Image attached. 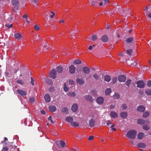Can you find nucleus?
Segmentation results:
<instances>
[{
    "label": "nucleus",
    "mask_w": 151,
    "mask_h": 151,
    "mask_svg": "<svg viewBox=\"0 0 151 151\" xmlns=\"http://www.w3.org/2000/svg\"><path fill=\"white\" fill-rule=\"evenodd\" d=\"M127 106L125 104H123L122 106V108L123 109H126Z\"/></svg>",
    "instance_id": "09e8293b"
},
{
    "label": "nucleus",
    "mask_w": 151,
    "mask_h": 151,
    "mask_svg": "<svg viewBox=\"0 0 151 151\" xmlns=\"http://www.w3.org/2000/svg\"><path fill=\"white\" fill-rule=\"evenodd\" d=\"M137 145L138 147L139 148H144L146 147L144 143H139Z\"/></svg>",
    "instance_id": "393cba45"
},
{
    "label": "nucleus",
    "mask_w": 151,
    "mask_h": 151,
    "mask_svg": "<svg viewBox=\"0 0 151 151\" xmlns=\"http://www.w3.org/2000/svg\"><path fill=\"white\" fill-rule=\"evenodd\" d=\"M8 149L7 147H4L3 148L2 151H8Z\"/></svg>",
    "instance_id": "3c124183"
},
{
    "label": "nucleus",
    "mask_w": 151,
    "mask_h": 151,
    "mask_svg": "<svg viewBox=\"0 0 151 151\" xmlns=\"http://www.w3.org/2000/svg\"><path fill=\"white\" fill-rule=\"evenodd\" d=\"M65 120L67 122L70 123L71 125L73 121V117L68 116L66 118Z\"/></svg>",
    "instance_id": "9b49d317"
},
{
    "label": "nucleus",
    "mask_w": 151,
    "mask_h": 151,
    "mask_svg": "<svg viewBox=\"0 0 151 151\" xmlns=\"http://www.w3.org/2000/svg\"><path fill=\"white\" fill-rule=\"evenodd\" d=\"M111 124V121L110 120H109L107 121L106 124L108 126H109Z\"/></svg>",
    "instance_id": "052dcab7"
},
{
    "label": "nucleus",
    "mask_w": 151,
    "mask_h": 151,
    "mask_svg": "<svg viewBox=\"0 0 151 151\" xmlns=\"http://www.w3.org/2000/svg\"><path fill=\"white\" fill-rule=\"evenodd\" d=\"M35 99L33 97H32L31 98L29 99V101L31 103H32L33 102H34L35 101Z\"/></svg>",
    "instance_id": "49530a36"
},
{
    "label": "nucleus",
    "mask_w": 151,
    "mask_h": 151,
    "mask_svg": "<svg viewBox=\"0 0 151 151\" xmlns=\"http://www.w3.org/2000/svg\"><path fill=\"white\" fill-rule=\"evenodd\" d=\"M99 116L98 113L97 112L93 113L88 116L89 118L93 119V120H96L97 119Z\"/></svg>",
    "instance_id": "f03ea898"
},
{
    "label": "nucleus",
    "mask_w": 151,
    "mask_h": 151,
    "mask_svg": "<svg viewBox=\"0 0 151 151\" xmlns=\"http://www.w3.org/2000/svg\"><path fill=\"white\" fill-rule=\"evenodd\" d=\"M98 39V37L96 35H93L91 37V40L93 41H95Z\"/></svg>",
    "instance_id": "f704fd0d"
},
{
    "label": "nucleus",
    "mask_w": 151,
    "mask_h": 151,
    "mask_svg": "<svg viewBox=\"0 0 151 151\" xmlns=\"http://www.w3.org/2000/svg\"><path fill=\"white\" fill-rule=\"evenodd\" d=\"M137 87L139 88H144L145 86V83L142 81H139L136 83Z\"/></svg>",
    "instance_id": "39448f33"
},
{
    "label": "nucleus",
    "mask_w": 151,
    "mask_h": 151,
    "mask_svg": "<svg viewBox=\"0 0 151 151\" xmlns=\"http://www.w3.org/2000/svg\"><path fill=\"white\" fill-rule=\"evenodd\" d=\"M63 89L64 91L66 92H67L68 90V88L67 86V84L65 83L64 84Z\"/></svg>",
    "instance_id": "58836bf2"
},
{
    "label": "nucleus",
    "mask_w": 151,
    "mask_h": 151,
    "mask_svg": "<svg viewBox=\"0 0 151 151\" xmlns=\"http://www.w3.org/2000/svg\"><path fill=\"white\" fill-rule=\"evenodd\" d=\"M118 79L120 82H124L126 79V77L125 76L121 75L119 76Z\"/></svg>",
    "instance_id": "6e6552de"
},
{
    "label": "nucleus",
    "mask_w": 151,
    "mask_h": 151,
    "mask_svg": "<svg viewBox=\"0 0 151 151\" xmlns=\"http://www.w3.org/2000/svg\"><path fill=\"white\" fill-rule=\"evenodd\" d=\"M93 76L95 79L97 80L99 79V76L96 74L93 75Z\"/></svg>",
    "instance_id": "37998d69"
},
{
    "label": "nucleus",
    "mask_w": 151,
    "mask_h": 151,
    "mask_svg": "<svg viewBox=\"0 0 151 151\" xmlns=\"http://www.w3.org/2000/svg\"><path fill=\"white\" fill-rule=\"evenodd\" d=\"M44 98L45 101L47 102H49L50 101V95L48 94H46L45 95Z\"/></svg>",
    "instance_id": "2eb2a0df"
},
{
    "label": "nucleus",
    "mask_w": 151,
    "mask_h": 151,
    "mask_svg": "<svg viewBox=\"0 0 151 151\" xmlns=\"http://www.w3.org/2000/svg\"><path fill=\"white\" fill-rule=\"evenodd\" d=\"M127 113L125 112H122L121 113L120 116L121 117L123 118H125L127 116Z\"/></svg>",
    "instance_id": "c85d7f7f"
},
{
    "label": "nucleus",
    "mask_w": 151,
    "mask_h": 151,
    "mask_svg": "<svg viewBox=\"0 0 151 151\" xmlns=\"http://www.w3.org/2000/svg\"><path fill=\"white\" fill-rule=\"evenodd\" d=\"M17 91L20 96H22L27 95V91H24L21 89H18Z\"/></svg>",
    "instance_id": "7ed1b4c3"
},
{
    "label": "nucleus",
    "mask_w": 151,
    "mask_h": 151,
    "mask_svg": "<svg viewBox=\"0 0 151 151\" xmlns=\"http://www.w3.org/2000/svg\"><path fill=\"white\" fill-rule=\"evenodd\" d=\"M147 85L149 87H150L151 86V81H148Z\"/></svg>",
    "instance_id": "603ef678"
},
{
    "label": "nucleus",
    "mask_w": 151,
    "mask_h": 151,
    "mask_svg": "<svg viewBox=\"0 0 151 151\" xmlns=\"http://www.w3.org/2000/svg\"><path fill=\"white\" fill-rule=\"evenodd\" d=\"M28 15L27 14H24L22 17L23 18H25L26 20L27 19Z\"/></svg>",
    "instance_id": "4d7b16f0"
},
{
    "label": "nucleus",
    "mask_w": 151,
    "mask_h": 151,
    "mask_svg": "<svg viewBox=\"0 0 151 151\" xmlns=\"http://www.w3.org/2000/svg\"><path fill=\"white\" fill-rule=\"evenodd\" d=\"M101 40L104 42H107L108 40V37L107 35H103L101 38Z\"/></svg>",
    "instance_id": "f3484780"
},
{
    "label": "nucleus",
    "mask_w": 151,
    "mask_h": 151,
    "mask_svg": "<svg viewBox=\"0 0 151 151\" xmlns=\"http://www.w3.org/2000/svg\"><path fill=\"white\" fill-rule=\"evenodd\" d=\"M131 80L130 79L128 80L126 82V84L128 86H129L131 83Z\"/></svg>",
    "instance_id": "79ce46f5"
},
{
    "label": "nucleus",
    "mask_w": 151,
    "mask_h": 151,
    "mask_svg": "<svg viewBox=\"0 0 151 151\" xmlns=\"http://www.w3.org/2000/svg\"><path fill=\"white\" fill-rule=\"evenodd\" d=\"M93 47L92 46H90L88 47V49L90 50H91L92 49Z\"/></svg>",
    "instance_id": "774afa93"
},
{
    "label": "nucleus",
    "mask_w": 151,
    "mask_h": 151,
    "mask_svg": "<svg viewBox=\"0 0 151 151\" xmlns=\"http://www.w3.org/2000/svg\"><path fill=\"white\" fill-rule=\"evenodd\" d=\"M76 68L73 65H70L69 67V71L71 74H73L75 71Z\"/></svg>",
    "instance_id": "0eeeda50"
},
{
    "label": "nucleus",
    "mask_w": 151,
    "mask_h": 151,
    "mask_svg": "<svg viewBox=\"0 0 151 151\" xmlns=\"http://www.w3.org/2000/svg\"><path fill=\"white\" fill-rule=\"evenodd\" d=\"M48 119L50 121V122L52 123H53V122L52 119V117L51 116H50L48 118Z\"/></svg>",
    "instance_id": "5fc2aeb1"
},
{
    "label": "nucleus",
    "mask_w": 151,
    "mask_h": 151,
    "mask_svg": "<svg viewBox=\"0 0 151 151\" xmlns=\"http://www.w3.org/2000/svg\"><path fill=\"white\" fill-rule=\"evenodd\" d=\"M115 107V106L114 105H111L110 106V109H113Z\"/></svg>",
    "instance_id": "e2e57ef3"
},
{
    "label": "nucleus",
    "mask_w": 151,
    "mask_h": 151,
    "mask_svg": "<svg viewBox=\"0 0 151 151\" xmlns=\"http://www.w3.org/2000/svg\"><path fill=\"white\" fill-rule=\"evenodd\" d=\"M85 99L87 101H92L93 99H92V97L91 96L89 95H86L85 96Z\"/></svg>",
    "instance_id": "412c9836"
},
{
    "label": "nucleus",
    "mask_w": 151,
    "mask_h": 151,
    "mask_svg": "<svg viewBox=\"0 0 151 151\" xmlns=\"http://www.w3.org/2000/svg\"><path fill=\"white\" fill-rule=\"evenodd\" d=\"M55 15V13H53V14H52V15H51L50 16V18H53L54 17V16Z\"/></svg>",
    "instance_id": "0e129e2a"
},
{
    "label": "nucleus",
    "mask_w": 151,
    "mask_h": 151,
    "mask_svg": "<svg viewBox=\"0 0 151 151\" xmlns=\"http://www.w3.org/2000/svg\"><path fill=\"white\" fill-rule=\"evenodd\" d=\"M12 2L13 5L15 6H17L19 4V2L18 0H12Z\"/></svg>",
    "instance_id": "4be33fe9"
},
{
    "label": "nucleus",
    "mask_w": 151,
    "mask_h": 151,
    "mask_svg": "<svg viewBox=\"0 0 151 151\" xmlns=\"http://www.w3.org/2000/svg\"><path fill=\"white\" fill-rule=\"evenodd\" d=\"M31 83L32 85H34V80H33V79L32 78H31Z\"/></svg>",
    "instance_id": "13d9d810"
},
{
    "label": "nucleus",
    "mask_w": 151,
    "mask_h": 151,
    "mask_svg": "<svg viewBox=\"0 0 151 151\" xmlns=\"http://www.w3.org/2000/svg\"><path fill=\"white\" fill-rule=\"evenodd\" d=\"M56 73L55 69H53L50 71L49 76L53 79H55L56 77Z\"/></svg>",
    "instance_id": "20e7f679"
},
{
    "label": "nucleus",
    "mask_w": 151,
    "mask_h": 151,
    "mask_svg": "<svg viewBox=\"0 0 151 151\" xmlns=\"http://www.w3.org/2000/svg\"><path fill=\"white\" fill-rule=\"evenodd\" d=\"M110 116L113 118H115L117 117V114L115 112L112 111L111 112L110 114Z\"/></svg>",
    "instance_id": "6ab92c4d"
},
{
    "label": "nucleus",
    "mask_w": 151,
    "mask_h": 151,
    "mask_svg": "<svg viewBox=\"0 0 151 151\" xmlns=\"http://www.w3.org/2000/svg\"><path fill=\"white\" fill-rule=\"evenodd\" d=\"M111 92V90L110 88H107L105 91V93L106 95H108L110 94Z\"/></svg>",
    "instance_id": "bb28decb"
},
{
    "label": "nucleus",
    "mask_w": 151,
    "mask_h": 151,
    "mask_svg": "<svg viewBox=\"0 0 151 151\" xmlns=\"http://www.w3.org/2000/svg\"><path fill=\"white\" fill-rule=\"evenodd\" d=\"M117 81V78L116 77H115L113 78L112 80V82L113 83H114Z\"/></svg>",
    "instance_id": "de8ad7c7"
},
{
    "label": "nucleus",
    "mask_w": 151,
    "mask_h": 151,
    "mask_svg": "<svg viewBox=\"0 0 151 151\" xmlns=\"http://www.w3.org/2000/svg\"><path fill=\"white\" fill-rule=\"evenodd\" d=\"M137 110L139 111L143 112L145 110V107L143 105L139 106L137 108Z\"/></svg>",
    "instance_id": "f8f14e48"
},
{
    "label": "nucleus",
    "mask_w": 151,
    "mask_h": 151,
    "mask_svg": "<svg viewBox=\"0 0 151 151\" xmlns=\"http://www.w3.org/2000/svg\"><path fill=\"white\" fill-rule=\"evenodd\" d=\"M104 1V3L107 4L109 2L108 0H103Z\"/></svg>",
    "instance_id": "680f3d73"
},
{
    "label": "nucleus",
    "mask_w": 151,
    "mask_h": 151,
    "mask_svg": "<svg viewBox=\"0 0 151 151\" xmlns=\"http://www.w3.org/2000/svg\"><path fill=\"white\" fill-rule=\"evenodd\" d=\"M17 83L23 85L24 84V81L21 79H18L17 81Z\"/></svg>",
    "instance_id": "4c0bfd02"
},
{
    "label": "nucleus",
    "mask_w": 151,
    "mask_h": 151,
    "mask_svg": "<svg viewBox=\"0 0 151 151\" xmlns=\"http://www.w3.org/2000/svg\"><path fill=\"white\" fill-rule=\"evenodd\" d=\"M61 146L63 147H65L66 146V143L65 142L61 141L60 143Z\"/></svg>",
    "instance_id": "72a5a7b5"
},
{
    "label": "nucleus",
    "mask_w": 151,
    "mask_h": 151,
    "mask_svg": "<svg viewBox=\"0 0 151 151\" xmlns=\"http://www.w3.org/2000/svg\"><path fill=\"white\" fill-rule=\"evenodd\" d=\"M76 81L80 85H82L84 84V82L83 79L81 78L76 79Z\"/></svg>",
    "instance_id": "a211bd4d"
},
{
    "label": "nucleus",
    "mask_w": 151,
    "mask_h": 151,
    "mask_svg": "<svg viewBox=\"0 0 151 151\" xmlns=\"http://www.w3.org/2000/svg\"><path fill=\"white\" fill-rule=\"evenodd\" d=\"M135 39L133 37H129L127 39V43H131Z\"/></svg>",
    "instance_id": "cd10ccee"
},
{
    "label": "nucleus",
    "mask_w": 151,
    "mask_h": 151,
    "mask_svg": "<svg viewBox=\"0 0 151 151\" xmlns=\"http://www.w3.org/2000/svg\"><path fill=\"white\" fill-rule=\"evenodd\" d=\"M137 122L139 124H143L145 122V121L142 119H139L137 120Z\"/></svg>",
    "instance_id": "7c9ffc66"
},
{
    "label": "nucleus",
    "mask_w": 151,
    "mask_h": 151,
    "mask_svg": "<svg viewBox=\"0 0 151 151\" xmlns=\"http://www.w3.org/2000/svg\"><path fill=\"white\" fill-rule=\"evenodd\" d=\"M145 91L147 95L151 96V89L149 88L146 89Z\"/></svg>",
    "instance_id": "b1692460"
},
{
    "label": "nucleus",
    "mask_w": 151,
    "mask_h": 151,
    "mask_svg": "<svg viewBox=\"0 0 151 151\" xmlns=\"http://www.w3.org/2000/svg\"><path fill=\"white\" fill-rule=\"evenodd\" d=\"M41 112L43 114H45V111L44 110L41 111Z\"/></svg>",
    "instance_id": "69168bd1"
},
{
    "label": "nucleus",
    "mask_w": 151,
    "mask_h": 151,
    "mask_svg": "<svg viewBox=\"0 0 151 151\" xmlns=\"http://www.w3.org/2000/svg\"><path fill=\"white\" fill-rule=\"evenodd\" d=\"M61 111L63 113H66L68 111V109L67 108L64 107L62 108Z\"/></svg>",
    "instance_id": "ea45409f"
},
{
    "label": "nucleus",
    "mask_w": 151,
    "mask_h": 151,
    "mask_svg": "<svg viewBox=\"0 0 151 151\" xmlns=\"http://www.w3.org/2000/svg\"><path fill=\"white\" fill-rule=\"evenodd\" d=\"M56 70L58 73H60L63 71V68L62 67L58 66L56 68Z\"/></svg>",
    "instance_id": "a878e982"
},
{
    "label": "nucleus",
    "mask_w": 151,
    "mask_h": 151,
    "mask_svg": "<svg viewBox=\"0 0 151 151\" xmlns=\"http://www.w3.org/2000/svg\"><path fill=\"white\" fill-rule=\"evenodd\" d=\"M69 84L72 85L74 84V82L73 80H70L69 81Z\"/></svg>",
    "instance_id": "864d4df0"
},
{
    "label": "nucleus",
    "mask_w": 151,
    "mask_h": 151,
    "mask_svg": "<svg viewBox=\"0 0 151 151\" xmlns=\"http://www.w3.org/2000/svg\"><path fill=\"white\" fill-rule=\"evenodd\" d=\"M104 99L102 97H99L96 99V102L99 104H102L104 102Z\"/></svg>",
    "instance_id": "423d86ee"
},
{
    "label": "nucleus",
    "mask_w": 151,
    "mask_h": 151,
    "mask_svg": "<svg viewBox=\"0 0 151 151\" xmlns=\"http://www.w3.org/2000/svg\"><path fill=\"white\" fill-rule=\"evenodd\" d=\"M142 128L144 130H148L150 128V126L148 125L144 124L142 126Z\"/></svg>",
    "instance_id": "c756f323"
},
{
    "label": "nucleus",
    "mask_w": 151,
    "mask_h": 151,
    "mask_svg": "<svg viewBox=\"0 0 151 151\" xmlns=\"http://www.w3.org/2000/svg\"><path fill=\"white\" fill-rule=\"evenodd\" d=\"M90 71V69L87 67L85 66L83 68V72L85 74H88Z\"/></svg>",
    "instance_id": "9d476101"
},
{
    "label": "nucleus",
    "mask_w": 151,
    "mask_h": 151,
    "mask_svg": "<svg viewBox=\"0 0 151 151\" xmlns=\"http://www.w3.org/2000/svg\"><path fill=\"white\" fill-rule=\"evenodd\" d=\"M146 135L143 133L140 132H139L137 135V138L139 139H141L143 137H145Z\"/></svg>",
    "instance_id": "ddd939ff"
},
{
    "label": "nucleus",
    "mask_w": 151,
    "mask_h": 151,
    "mask_svg": "<svg viewBox=\"0 0 151 151\" xmlns=\"http://www.w3.org/2000/svg\"><path fill=\"white\" fill-rule=\"evenodd\" d=\"M132 144H133L134 143V142L133 140H131L129 141Z\"/></svg>",
    "instance_id": "338daca9"
},
{
    "label": "nucleus",
    "mask_w": 151,
    "mask_h": 151,
    "mask_svg": "<svg viewBox=\"0 0 151 151\" xmlns=\"http://www.w3.org/2000/svg\"><path fill=\"white\" fill-rule=\"evenodd\" d=\"M137 132L133 130H131L129 131L127 133V136L129 139H134L136 136Z\"/></svg>",
    "instance_id": "f257e3e1"
},
{
    "label": "nucleus",
    "mask_w": 151,
    "mask_h": 151,
    "mask_svg": "<svg viewBox=\"0 0 151 151\" xmlns=\"http://www.w3.org/2000/svg\"><path fill=\"white\" fill-rule=\"evenodd\" d=\"M5 26L7 27L8 28H10L12 26V24H11L9 25L8 24H6L5 25Z\"/></svg>",
    "instance_id": "6e6d98bb"
},
{
    "label": "nucleus",
    "mask_w": 151,
    "mask_h": 151,
    "mask_svg": "<svg viewBox=\"0 0 151 151\" xmlns=\"http://www.w3.org/2000/svg\"><path fill=\"white\" fill-rule=\"evenodd\" d=\"M114 97L115 99H118L120 97V95L117 93H115L114 95Z\"/></svg>",
    "instance_id": "a19ab883"
},
{
    "label": "nucleus",
    "mask_w": 151,
    "mask_h": 151,
    "mask_svg": "<svg viewBox=\"0 0 151 151\" xmlns=\"http://www.w3.org/2000/svg\"><path fill=\"white\" fill-rule=\"evenodd\" d=\"M127 51L128 54L129 55H130L132 52V50L131 49L128 50H127Z\"/></svg>",
    "instance_id": "8fccbe9b"
},
{
    "label": "nucleus",
    "mask_w": 151,
    "mask_h": 151,
    "mask_svg": "<svg viewBox=\"0 0 151 151\" xmlns=\"http://www.w3.org/2000/svg\"><path fill=\"white\" fill-rule=\"evenodd\" d=\"M111 79L110 77L108 75L105 76L104 77V81L107 82H109L110 81Z\"/></svg>",
    "instance_id": "aec40b11"
},
{
    "label": "nucleus",
    "mask_w": 151,
    "mask_h": 151,
    "mask_svg": "<svg viewBox=\"0 0 151 151\" xmlns=\"http://www.w3.org/2000/svg\"><path fill=\"white\" fill-rule=\"evenodd\" d=\"M97 2L96 1L93 0L91 2V5L92 6L95 5Z\"/></svg>",
    "instance_id": "c03bdc74"
},
{
    "label": "nucleus",
    "mask_w": 151,
    "mask_h": 151,
    "mask_svg": "<svg viewBox=\"0 0 151 151\" xmlns=\"http://www.w3.org/2000/svg\"><path fill=\"white\" fill-rule=\"evenodd\" d=\"M49 109L51 111L54 112L56 111V108L54 106H49Z\"/></svg>",
    "instance_id": "5701e85b"
},
{
    "label": "nucleus",
    "mask_w": 151,
    "mask_h": 151,
    "mask_svg": "<svg viewBox=\"0 0 151 151\" xmlns=\"http://www.w3.org/2000/svg\"><path fill=\"white\" fill-rule=\"evenodd\" d=\"M78 109V105L76 104H73L71 108L72 111L74 112H76Z\"/></svg>",
    "instance_id": "dca6fc26"
},
{
    "label": "nucleus",
    "mask_w": 151,
    "mask_h": 151,
    "mask_svg": "<svg viewBox=\"0 0 151 151\" xmlns=\"http://www.w3.org/2000/svg\"><path fill=\"white\" fill-rule=\"evenodd\" d=\"M149 113L148 111H146L143 114V117L144 118L147 117L149 115Z\"/></svg>",
    "instance_id": "e433bc0d"
},
{
    "label": "nucleus",
    "mask_w": 151,
    "mask_h": 151,
    "mask_svg": "<svg viewBox=\"0 0 151 151\" xmlns=\"http://www.w3.org/2000/svg\"><path fill=\"white\" fill-rule=\"evenodd\" d=\"M68 95L71 97H74L76 96V94L74 92H70L67 93Z\"/></svg>",
    "instance_id": "2f4dec72"
},
{
    "label": "nucleus",
    "mask_w": 151,
    "mask_h": 151,
    "mask_svg": "<svg viewBox=\"0 0 151 151\" xmlns=\"http://www.w3.org/2000/svg\"><path fill=\"white\" fill-rule=\"evenodd\" d=\"M70 125L72 126L77 127L79 126V124L78 122H73Z\"/></svg>",
    "instance_id": "473e14b6"
},
{
    "label": "nucleus",
    "mask_w": 151,
    "mask_h": 151,
    "mask_svg": "<svg viewBox=\"0 0 151 151\" xmlns=\"http://www.w3.org/2000/svg\"><path fill=\"white\" fill-rule=\"evenodd\" d=\"M89 119H90L89 122V126L90 127H92L94 126L95 120L92 118H89Z\"/></svg>",
    "instance_id": "1a4fd4ad"
},
{
    "label": "nucleus",
    "mask_w": 151,
    "mask_h": 151,
    "mask_svg": "<svg viewBox=\"0 0 151 151\" xmlns=\"http://www.w3.org/2000/svg\"><path fill=\"white\" fill-rule=\"evenodd\" d=\"M34 28L35 30L37 31L39 30L40 29L39 26L37 25H35L34 27Z\"/></svg>",
    "instance_id": "a18cd8bd"
},
{
    "label": "nucleus",
    "mask_w": 151,
    "mask_h": 151,
    "mask_svg": "<svg viewBox=\"0 0 151 151\" xmlns=\"http://www.w3.org/2000/svg\"><path fill=\"white\" fill-rule=\"evenodd\" d=\"M14 37L16 39L18 40L21 39L22 37V36L20 33H17L14 34Z\"/></svg>",
    "instance_id": "4468645a"
},
{
    "label": "nucleus",
    "mask_w": 151,
    "mask_h": 151,
    "mask_svg": "<svg viewBox=\"0 0 151 151\" xmlns=\"http://www.w3.org/2000/svg\"><path fill=\"white\" fill-rule=\"evenodd\" d=\"M93 138H94V137L93 136H91L88 138V140H92L93 139Z\"/></svg>",
    "instance_id": "bf43d9fd"
},
{
    "label": "nucleus",
    "mask_w": 151,
    "mask_h": 151,
    "mask_svg": "<svg viewBox=\"0 0 151 151\" xmlns=\"http://www.w3.org/2000/svg\"><path fill=\"white\" fill-rule=\"evenodd\" d=\"M81 63L82 61L81 60H76L74 61V64L78 65L81 64Z\"/></svg>",
    "instance_id": "c9c22d12"
}]
</instances>
